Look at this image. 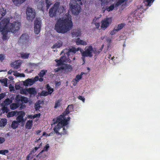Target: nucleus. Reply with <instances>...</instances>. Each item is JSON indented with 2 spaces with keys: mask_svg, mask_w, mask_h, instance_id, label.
Instances as JSON below:
<instances>
[{
  "mask_svg": "<svg viewBox=\"0 0 160 160\" xmlns=\"http://www.w3.org/2000/svg\"><path fill=\"white\" fill-rule=\"evenodd\" d=\"M21 26L20 22L10 23L9 18L3 19L0 22V31L3 35L2 39L3 40H6L7 39V35L8 32H10L16 33L20 29Z\"/></svg>",
  "mask_w": 160,
  "mask_h": 160,
  "instance_id": "1",
  "label": "nucleus"
},
{
  "mask_svg": "<svg viewBox=\"0 0 160 160\" xmlns=\"http://www.w3.org/2000/svg\"><path fill=\"white\" fill-rule=\"evenodd\" d=\"M73 26L71 16L68 13L66 17L59 18L55 26V30L59 33H64L69 31Z\"/></svg>",
  "mask_w": 160,
  "mask_h": 160,
  "instance_id": "2",
  "label": "nucleus"
},
{
  "mask_svg": "<svg viewBox=\"0 0 160 160\" xmlns=\"http://www.w3.org/2000/svg\"><path fill=\"white\" fill-rule=\"evenodd\" d=\"M63 115H61L57 118L53 120L54 124L58 123L57 125L53 128V130L58 135H67V132L65 129V126L68 124V122L70 120V118L68 117L66 119L65 117V113Z\"/></svg>",
  "mask_w": 160,
  "mask_h": 160,
  "instance_id": "3",
  "label": "nucleus"
},
{
  "mask_svg": "<svg viewBox=\"0 0 160 160\" xmlns=\"http://www.w3.org/2000/svg\"><path fill=\"white\" fill-rule=\"evenodd\" d=\"M70 8L72 14L77 15L80 12L81 7L75 0H71L69 3Z\"/></svg>",
  "mask_w": 160,
  "mask_h": 160,
  "instance_id": "4",
  "label": "nucleus"
},
{
  "mask_svg": "<svg viewBox=\"0 0 160 160\" xmlns=\"http://www.w3.org/2000/svg\"><path fill=\"white\" fill-rule=\"evenodd\" d=\"M26 14L27 20L32 21L35 17V10L32 8L28 7L26 9Z\"/></svg>",
  "mask_w": 160,
  "mask_h": 160,
  "instance_id": "5",
  "label": "nucleus"
},
{
  "mask_svg": "<svg viewBox=\"0 0 160 160\" xmlns=\"http://www.w3.org/2000/svg\"><path fill=\"white\" fill-rule=\"evenodd\" d=\"M80 49L79 48H76L73 47H70L65 48L62 51V52H63L64 54H66L67 57L69 58L70 54L73 55L76 52Z\"/></svg>",
  "mask_w": 160,
  "mask_h": 160,
  "instance_id": "6",
  "label": "nucleus"
},
{
  "mask_svg": "<svg viewBox=\"0 0 160 160\" xmlns=\"http://www.w3.org/2000/svg\"><path fill=\"white\" fill-rule=\"evenodd\" d=\"M80 51L81 53L82 56H86L87 57H92V56L93 48L91 46L88 47L85 51H83L82 49L80 48Z\"/></svg>",
  "mask_w": 160,
  "mask_h": 160,
  "instance_id": "7",
  "label": "nucleus"
},
{
  "mask_svg": "<svg viewBox=\"0 0 160 160\" xmlns=\"http://www.w3.org/2000/svg\"><path fill=\"white\" fill-rule=\"evenodd\" d=\"M60 5L59 2L56 3L51 8L49 12V16L51 17H53L56 16Z\"/></svg>",
  "mask_w": 160,
  "mask_h": 160,
  "instance_id": "8",
  "label": "nucleus"
},
{
  "mask_svg": "<svg viewBox=\"0 0 160 160\" xmlns=\"http://www.w3.org/2000/svg\"><path fill=\"white\" fill-rule=\"evenodd\" d=\"M56 69V72H58L61 70H63L65 72L68 73L71 72L72 70V66L71 65L64 64L63 65V66L59 67L57 68Z\"/></svg>",
  "mask_w": 160,
  "mask_h": 160,
  "instance_id": "9",
  "label": "nucleus"
},
{
  "mask_svg": "<svg viewBox=\"0 0 160 160\" xmlns=\"http://www.w3.org/2000/svg\"><path fill=\"white\" fill-rule=\"evenodd\" d=\"M41 22L38 20H35L34 22V32L36 34H38L40 31Z\"/></svg>",
  "mask_w": 160,
  "mask_h": 160,
  "instance_id": "10",
  "label": "nucleus"
},
{
  "mask_svg": "<svg viewBox=\"0 0 160 160\" xmlns=\"http://www.w3.org/2000/svg\"><path fill=\"white\" fill-rule=\"evenodd\" d=\"M111 19L109 18H107L102 20L101 22V28L104 29L107 28L111 23Z\"/></svg>",
  "mask_w": 160,
  "mask_h": 160,
  "instance_id": "11",
  "label": "nucleus"
},
{
  "mask_svg": "<svg viewBox=\"0 0 160 160\" xmlns=\"http://www.w3.org/2000/svg\"><path fill=\"white\" fill-rule=\"evenodd\" d=\"M28 37L27 34H23L20 37L19 40L22 43H27L28 41Z\"/></svg>",
  "mask_w": 160,
  "mask_h": 160,
  "instance_id": "12",
  "label": "nucleus"
},
{
  "mask_svg": "<svg viewBox=\"0 0 160 160\" xmlns=\"http://www.w3.org/2000/svg\"><path fill=\"white\" fill-rule=\"evenodd\" d=\"M21 64V62L19 61L12 62L11 64V66L16 69H18L20 67Z\"/></svg>",
  "mask_w": 160,
  "mask_h": 160,
  "instance_id": "13",
  "label": "nucleus"
},
{
  "mask_svg": "<svg viewBox=\"0 0 160 160\" xmlns=\"http://www.w3.org/2000/svg\"><path fill=\"white\" fill-rule=\"evenodd\" d=\"M83 74L84 72H81L80 75H78L76 76V78L73 79V81H72V82H73V85L74 86H75L76 85L77 83L78 82L79 80L82 78V75Z\"/></svg>",
  "mask_w": 160,
  "mask_h": 160,
  "instance_id": "14",
  "label": "nucleus"
},
{
  "mask_svg": "<svg viewBox=\"0 0 160 160\" xmlns=\"http://www.w3.org/2000/svg\"><path fill=\"white\" fill-rule=\"evenodd\" d=\"M34 83V82L32 79L28 78L23 82V84L24 86H31Z\"/></svg>",
  "mask_w": 160,
  "mask_h": 160,
  "instance_id": "15",
  "label": "nucleus"
},
{
  "mask_svg": "<svg viewBox=\"0 0 160 160\" xmlns=\"http://www.w3.org/2000/svg\"><path fill=\"white\" fill-rule=\"evenodd\" d=\"M49 148V146L48 144H47L46 146L44 147L43 150L40 152L38 155L37 157H39L40 158H42V155L43 153V152L44 151H47L48 150V148Z\"/></svg>",
  "mask_w": 160,
  "mask_h": 160,
  "instance_id": "16",
  "label": "nucleus"
},
{
  "mask_svg": "<svg viewBox=\"0 0 160 160\" xmlns=\"http://www.w3.org/2000/svg\"><path fill=\"white\" fill-rule=\"evenodd\" d=\"M81 34V32L80 30H73L72 33V37H77L80 36Z\"/></svg>",
  "mask_w": 160,
  "mask_h": 160,
  "instance_id": "17",
  "label": "nucleus"
},
{
  "mask_svg": "<svg viewBox=\"0 0 160 160\" xmlns=\"http://www.w3.org/2000/svg\"><path fill=\"white\" fill-rule=\"evenodd\" d=\"M73 106L72 105H69L66 108L65 111L64 112L65 113V115H67L72 112L73 110Z\"/></svg>",
  "mask_w": 160,
  "mask_h": 160,
  "instance_id": "18",
  "label": "nucleus"
},
{
  "mask_svg": "<svg viewBox=\"0 0 160 160\" xmlns=\"http://www.w3.org/2000/svg\"><path fill=\"white\" fill-rule=\"evenodd\" d=\"M62 42L61 41H59L57 43L54 44L51 47L52 48L54 49L55 48H60L62 46Z\"/></svg>",
  "mask_w": 160,
  "mask_h": 160,
  "instance_id": "19",
  "label": "nucleus"
},
{
  "mask_svg": "<svg viewBox=\"0 0 160 160\" xmlns=\"http://www.w3.org/2000/svg\"><path fill=\"white\" fill-rule=\"evenodd\" d=\"M76 44L78 45H86L87 44V43L86 42L81 40L79 38H78L76 39Z\"/></svg>",
  "mask_w": 160,
  "mask_h": 160,
  "instance_id": "20",
  "label": "nucleus"
},
{
  "mask_svg": "<svg viewBox=\"0 0 160 160\" xmlns=\"http://www.w3.org/2000/svg\"><path fill=\"white\" fill-rule=\"evenodd\" d=\"M14 4L17 6H19L26 0H12Z\"/></svg>",
  "mask_w": 160,
  "mask_h": 160,
  "instance_id": "21",
  "label": "nucleus"
},
{
  "mask_svg": "<svg viewBox=\"0 0 160 160\" xmlns=\"http://www.w3.org/2000/svg\"><path fill=\"white\" fill-rule=\"evenodd\" d=\"M33 125V121L32 120H28L27 121L25 125V128L28 129H30Z\"/></svg>",
  "mask_w": 160,
  "mask_h": 160,
  "instance_id": "22",
  "label": "nucleus"
},
{
  "mask_svg": "<svg viewBox=\"0 0 160 160\" xmlns=\"http://www.w3.org/2000/svg\"><path fill=\"white\" fill-rule=\"evenodd\" d=\"M28 92L30 94L35 95L37 94V92L35 88H29L28 89Z\"/></svg>",
  "mask_w": 160,
  "mask_h": 160,
  "instance_id": "23",
  "label": "nucleus"
},
{
  "mask_svg": "<svg viewBox=\"0 0 160 160\" xmlns=\"http://www.w3.org/2000/svg\"><path fill=\"white\" fill-rule=\"evenodd\" d=\"M6 13V10L4 9L2 7L0 9V20L2 18V17L5 15Z\"/></svg>",
  "mask_w": 160,
  "mask_h": 160,
  "instance_id": "24",
  "label": "nucleus"
},
{
  "mask_svg": "<svg viewBox=\"0 0 160 160\" xmlns=\"http://www.w3.org/2000/svg\"><path fill=\"white\" fill-rule=\"evenodd\" d=\"M45 3L44 1L40 2L38 4V9L41 10L43 11L44 9Z\"/></svg>",
  "mask_w": 160,
  "mask_h": 160,
  "instance_id": "25",
  "label": "nucleus"
},
{
  "mask_svg": "<svg viewBox=\"0 0 160 160\" xmlns=\"http://www.w3.org/2000/svg\"><path fill=\"white\" fill-rule=\"evenodd\" d=\"M19 106V104L18 103H13L10 105V108L11 109L14 110L18 108Z\"/></svg>",
  "mask_w": 160,
  "mask_h": 160,
  "instance_id": "26",
  "label": "nucleus"
},
{
  "mask_svg": "<svg viewBox=\"0 0 160 160\" xmlns=\"http://www.w3.org/2000/svg\"><path fill=\"white\" fill-rule=\"evenodd\" d=\"M46 88L49 95H51L53 91V89L51 88L48 84L46 85Z\"/></svg>",
  "mask_w": 160,
  "mask_h": 160,
  "instance_id": "27",
  "label": "nucleus"
},
{
  "mask_svg": "<svg viewBox=\"0 0 160 160\" xmlns=\"http://www.w3.org/2000/svg\"><path fill=\"white\" fill-rule=\"evenodd\" d=\"M19 125V123L16 121H14L12 122L11 127L13 129H15L18 127Z\"/></svg>",
  "mask_w": 160,
  "mask_h": 160,
  "instance_id": "28",
  "label": "nucleus"
},
{
  "mask_svg": "<svg viewBox=\"0 0 160 160\" xmlns=\"http://www.w3.org/2000/svg\"><path fill=\"white\" fill-rule=\"evenodd\" d=\"M7 123V120L6 118L2 119L0 121V127H4Z\"/></svg>",
  "mask_w": 160,
  "mask_h": 160,
  "instance_id": "29",
  "label": "nucleus"
},
{
  "mask_svg": "<svg viewBox=\"0 0 160 160\" xmlns=\"http://www.w3.org/2000/svg\"><path fill=\"white\" fill-rule=\"evenodd\" d=\"M41 146L42 143H41L40 144H39L38 147H36L32 149V150L30 152V154L32 155V154L35 153Z\"/></svg>",
  "mask_w": 160,
  "mask_h": 160,
  "instance_id": "30",
  "label": "nucleus"
},
{
  "mask_svg": "<svg viewBox=\"0 0 160 160\" xmlns=\"http://www.w3.org/2000/svg\"><path fill=\"white\" fill-rule=\"evenodd\" d=\"M18 113V112L17 111H11L9 112L7 114V116L8 118H10V117H12L15 115L16 114Z\"/></svg>",
  "mask_w": 160,
  "mask_h": 160,
  "instance_id": "31",
  "label": "nucleus"
},
{
  "mask_svg": "<svg viewBox=\"0 0 160 160\" xmlns=\"http://www.w3.org/2000/svg\"><path fill=\"white\" fill-rule=\"evenodd\" d=\"M63 60H61L60 59H55V61L57 62V66H59L60 65L63 66V65L64 64L63 63Z\"/></svg>",
  "mask_w": 160,
  "mask_h": 160,
  "instance_id": "32",
  "label": "nucleus"
},
{
  "mask_svg": "<svg viewBox=\"0 0 160 160\" xmlns=\"http://www.w3.org/2000/svg\"><path fill=\"white\" fill-rule=\"evenodd\" d=\"M154 0H144V2L145 5L147 6H150L151 3L153 2Z\"/></svg>",
  "mask_w": 160,
  "mask_h": 160,
  "instance_id": "33",
  "label": "nucleus"
},
{
  "mask_svg": "<svg viewBox=\"0 0 160 160\" xmlns=\"http://www.w3.org/2000/svg\"><path fill=\"white\" fill-rule=\"evenodd\" d=\"M115 7L113 4H112L109 7L106 6V10L108 12L112 11L114 9Z\"/></svg>",
  "mask_w": 160,
  "mask_h": 160,
  "instance_id": "34",
  "label": "nucleus"
},
{
  "mask_svg": "<svg viewBox=\"0 0 160 160\" xmlns=\"http://www.w3.org/2000/svg\"><path fill=\"white\" fill-rule=\"evenodd\" d=\"M125 25V24L124 23H121L119 24L117 27H116V29L118 31L119 30L122 29Z\"/></svg>",
  "mask_w": 160,
  "mask_h": 160,
  "instance_id": "35",
  "label": "nucleus"
},
{
  "mask_svg": "<svg viewBox=\"0 0 160 160\" xmlns=\"http://www.w3.org/2000/svg\"><path fill=\"white\" fill-rule=\"evenodd\" d=\"M47 72V70H42L38 74L39 76L40 77H43L44 76L45 74Z\"/></svg>",
  "mask_w": 160,
  "mask_h": 160,
  "instance_id": "36",
  "label": "nucleus"
},
{
  "mask_svg": "<svg viewBox=\"0 0 160 160\" xmlns=\"http://www.w3.org/2000/svg\"><path fill=\"white\" fill-rule=\"evenodd\" d=\"M48 92L47 91H42L40 93H39V95L40 96H46L48 95H49Z\"/></svg>",
  "mask_w": 160,
  "mask_h": 160,
  "instance_id": "37",
  "label": "nucleus"
},
{
  "mask_svg": "<svg viewBox=\"0 0 160 160\" xmlns=\"http://www.w3.org/2000/svg\"><path fill=\"white\" fill-rule=\"evenodd\" d=\"M12 101H11L9 98H7L4 101V103L5 105L6 106L8 105H9L12 102Z\"/></svg>",
  "mask_w": 160,
  "mask_h": 160,
  "instance_id": "38",
  "label": "nucleus"
},
{
  "mask_svg": "<svg viewBox=\"0 0 160 160\" xmlns=\"http://www.w3.org/2000/svg\"><path fill=\"white\" fill-rule=\"evenodd\" d=\"M49 0H45L46 4V9L47 10L49 8L50 6L52 4L51 2L49 1Z\"/></svg>",
  "mask_w": 160,
  "mask_h": 160,
  "instance_id": "39",
  "label": "nucleus"
},
{
  "mask_svg": "<svg viewBox=\"0 0 160 160\" xmlns=\"http://www.w3.org/2000/svg\"><path fill=\"white\" fill-rule=\"evenodd\" d=\"M16 120L18 122V123H20L24 121L23 118L21 117L20 116H18L16 118Z\"/></svg>",
  "mask_w": 160,
  "mask_h": 160,
  "instance_id": "40",
  "label": "nucleus"
},
{
  "mask_svg": "<svg viewBox=\"0 0 160 160\" xmlns=\"http://www.w3.org/2000/svg\"><path fill=\"white\" fill-rule=\"evenodd\" d=\"M29 55V54L28 53H22L21 54V57L23 59H27L28 58Z\"/></svg>",
  "mask_w": 160,
  "mask_h": 160,
  "instance_id": "41",
  "label": "nucleus"
},
{
  "mask_svg": "<svg viewBox=\"0 0 160 160\" xmlns=\"http://www.w3.org/2000/svg\"><path fill=\"white\" fill-rule=\"evenodd\" d=\"M21 101L22 102L27 103L28 102V99L27 98L24 96H22L21 97Z\"/></svg>",
  "mask_w": 160,
  "mask_h": 160,
  "instance_id": "42",
  "label": "nucleus"
},
{
  "mask_svg": "<svg viewBox=\"0 0 160 160\" xmlns=\"http://www.w3.org/2000/svg\"><path fill=\"white\" fill-rule=\"evenodd\" d=\"M102 48L99 49L98 50H97L96 49H93L92 52L94 54H99L102 51Z\"/></svg>",
  "mask_w": 160,
  "mask_h": 160,
  "instance_id": "43",
  "label": "nucleus"
},
{
  "mask_svg": "<svg viewBox=\"0 0 160 160\" xmlns=\"http://www.w3.org/2000/svg\"><path fill=\"white\" fill-rule=\"evenodd\" d=\"M17 113V115H19L18 116H20L23 118L25 115V112L22 111H20L19 112H18V113Z\"/></svg>",
  "mask_w": 160,
  "mask_h": 160,
  "instance_id": "44",
  "label": "nucleus"
},
{
  "mask_svg": "<svg viewBox=\"0 0 160 160\" xmlns=\"http://www.w3.org/2000/svg\"><path fill=\"white\" fill-rule=\"evenodd\" d=\"M8 150H0V154L3 155H5L6 153H8Z\"/></svg>",
  "mask_w": 160,
  "mask_h": 160,
  "instance_id": "45",
  "label": "nucleus"
},
{
  "mask_svg": "<svg viewBox=\"0 0 160 160\" xmlns=\"http://www.w3.org/2000/svg\"><path fill=\"white\" fill-rule=\"evenodd\" d=\"M8 79L7 78H4L1 80V82L3 83L4 84V86H7V82H8Z\"/></svg>",
  "mask_w": 160,
  "mask_h": 160,
  "instance_id": "46",
  "label": "nucleus"
},
{
  "mask_svg": "<svg viewBox=\"0 0 160 160\" xmlns=\"http://www.w3.org/2000/svg\"><path fill=\"white\" fill-rule=\"evenodd\" d=\"M3 103H2L1 104V105L3 106L2 107V110L4 112H7L8 111V109L7 108V107L5 105H4V106H3Z\"/></svg>",
  "mask_w": 160,
  "mask_h": 160,
  "instance_id": "47",
  "label": "nucleus"
},
{
  "mask_svg": "<svg viewBox=\"0 0 160 160\" xmlns=\"http://www.w3.org/2000/svg\"><path fill=\"white\" fill-rule=\"evenodd\" d=\"M28 92V89H22L21 90L20 93L22 94H27Z\"/></svg>",
  "mask_w": 160,
  "mask_h": 160,
  "instance_id": "48",
  "label": "nucleus"
},
{
  "mask_svg": "<svg viewBox=\"0 0 160 160\" xmlns=\"http://www.w3.org/2000/svg\"><path fill=\"white\" fill-rule=\"evenodd\" d=\"M60 59L62 60H63V62H66L67 61V57L65 55H63L61 57Z\"/></svg>",
  "mask_w": 160,
  "mask_h": 160,
  "instance_id": "49",
  "label": "nucleus"
},
{
  "mask_svg": "<svg viewBox=\"0 0 160 160\" xmlns=\"http://www.w3.org/2000/svg\"><path fill=\"white\" fill-rule=\"evenodd\" d=\"M76 2H78V3L80 4V5H82L83 3H84L86 2V0H76Z\"/></svg>",
  "mask_w": 160,
  "mask_h": 160,
  "instance_id": "50",
  "label": "nucleus"
},
{
  "mask_svg": "<svg viewBox=\"0 0 160 160\" xmlns=\"http://www.w3.org/2000/svg\"><path fill=\"white\" fill-rule=\"evenodd\" d=\"M122 2L121 0H119L116 3L114 6L115 7H118L119 6L121 5L122 3Z\"/></svg>",
  "mask_w": 160,
  "mask_h": 160,
  "instance_id": "51",
  "label": "nucleus"
},
{
  "mask_svg": "<svg viewBox=\"0 0 160 160\" xmlns=\"http://www.w3.org/2000/svg\"><path fill=\"white\" fill-rule=\"evenodd\" d=\"M22 96H20L19 95H18L16 96L15 99L18 102H20L21 101V97Z\"/></svg>",
  "mask_w": 160,
  "mask_h": 160,
  "instance_id": "52",
  "label": "nucleus"
},
{
  "mask_svg": "<svg viewBox=\"0 0 160 160\" xmlns=\"http://www.w3.org/2000/svg\"><path fill=\"white\" fill-rule=\"evenodd\" d=\"M117 32H118V31L116 29V27H115L114 29L111 32L110 34L112 35H113Z\"/></svg>",
  "mask_w": 160,
  "mask_h": 160,
  "instance_id": "53",
  "label": "nucleus"
},
{
  "mask_svg": "<svg viewBox=\"0 0 160 160\" xmlns=\"http://www.w3.org/2000/svg\"><path fill=\"white\" fill-rule=\"evenodd\" d=\"M78 98L79 99L82 100L83 102H84L85 100V99L82 96L79 95L78 97Z\"/></svg>",
  "mask_w": 160,
  "mask_h": 160,
  "instance_id": "54",
  "label": "nucleus"
},
{
  "mask_svg": "<svg viewBox=\"0 0 160 160\" xmlns=\"http://www.w3.org/2000/svg\"><path fill=\"white\" fill-rule=\"evenodd\" d=\"M40 107V106L39 104H35V108L36 111H40L39 109Z\"/></svg>",
  "mask_w": 160,
  "mask_h": 160,
  "instance_id": "55",
  "label": "nucleus"
},
{
  "mask_svg": "<svg viewBox=\"0 0 160 160\" xmlns=\"http://www.w3.org/2000/svg\"><path fill=\"white\" fill-rule=\"evenodd\" d=\"M59 106H60V101H58L57 102H56L55 104L54 108H57Z\"/></svg>",
  "mask_w": 160,
  "mask_h": 160,
  "instance_id": "56",
  "label": "nucleus"
},
{
  "mask_svg": "<svg viewBox=\"0 0 160 160\" xmlns=\"http://www.w3.org/2000/svg\"><path fill=\"white\" fill-rule=\"evenodd\" d=\"M5 141V139L4 138L0 137V144L3 143Z\"/></svg>",
  "mask_w": 160,
  "mask_h": 160,
  "instance_id": "57",
  "label": "nucleus"
},
{
  "mask_svg": "<svg viewBox=\"0 0 160 160\" xmlns=\"http://www.w3.org/2000/svg\"><path fill=\"white\" fill-rule=\"evenodd\" d=\"M39 79V77L38 76H36L33 79H32V81L34 82V83L38 80Z\"/></svg>",
  "mask_w": 160,
  "mask_h": 160,
  "instance_id": "58",
  "label": "nucleus"
},
{
  "mask_svg": "<svg viewBox=\"0 0 160 160\" xmlns=\"http://www.w3.org/2000/svg\"><path fill=\"white\" fill-rule=\"evenodd\" d=\"M105 4L104 2V3L103 4V7L102 8V13H104L106 10V6L105 7L104 4Z\"/></svg>",
  "mask_w": 160,
  "mask_h": 160,
  "instance_id": "59",
  "label": "nucleus"
},
{
  "mask_svg": "<svg viewBox=\"0 0 160 160\" xmlns=\"http://www.w3.org/2000/svg\"><path fill=\"white\" fill-rule=\"evenodd\" d=\"M41 116V114L39 113L38 114H35L33 115L34 118H37Z\"/></svg>",
  "mask_w": 160,
  "mask_h": 160,
  "instance_id": "60",
  "label": "nucleus"
},
{
  "mask_svg": "<svg viewBox=\"0 0 160 160\" xmlns=\"http://www.w3.org/2000/svg\"><path fill=\"white\" fill-rule=\"evenodd\" d=\"M5 97V94L3 93H2L0 94V99H2L4 98Z\"/></svg>",
  "mask_w": 160,
  "mask_h": 160,
  "instance_id": "61",
  "label": "nucleus"
},
{
  "mask_svg": "<svg viewBox=\"0 0 160 160\" xmlns=\"http://www.w3.org/2000/svg\"><path fill=\"white\" fill-rule=\"evenodd\" d=\"M4 56L2 54H1L0 55V60H3L4 59Z\"/></svg>",
  "mask_w": 160,
  "mask_h": 160,
  "instance_id": "62",
  "label": "nucleus"
},
{
  "mask_svg": "<svg viewBox=\"0 0 160 160\" xmlns=\"http://www.w3.org/2000/svg\"><path fill=\"white\" fill-rule=\"evenodd\" d=\"M86 57V56H82V57L81 58L82 59L83 62L82 64H84L85 63V62L86 61L85 58Z\"/></svg>",
  "mask_w": 160,
  "mask_h": 160,
  "instance_id": "63",
  "label": "nucleus"
},
{
  "mask_svg": "<svg viewBox=\"0 0 160 160\" xmlns=\"http://www.w3.org/2000/svg\"><path fill=\"white\" fill-rule=\"evenodd\" d=\"M31 154H30L29 153L26 157V160H30V156H31Z\"/></svg>",
  "mask_w": 160,
  "mask_h": 160,
  "instance_id": "64",
  "label": "nucleus"
}]
</instances>
